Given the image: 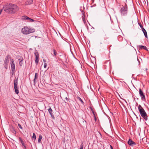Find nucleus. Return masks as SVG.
Here are the masks:
<instances>
[{"mask_svg": "<svg viewBox=\"0 0 149 149\" xmlns=\"http://www.w3.org/2000/svg\"><path fill=\"white\" fill-rule=\"evenodd\" d=\"M128 144L131 146H133L136 144L135 142L133 141L131 139H129L128 141Z\"/></svg>", "mask_w": 149, "mask_h": 149, "instance_id": "nucleus-10", "label": "nucleus"}, {"mask_svg": "<svg viewBox=\"0 0 149 149\" xmlns=\"http://www.w3.org/2000/svg\"><path fill=\"white\" fill-rule=\"evenodd\" d=\"M42 136L41 135H39L38 139V143H40L41 142V140L42 139Z\"/></svg>", "mask_w": 149, "mask_h": 149, "instance_id": "nucleus-17", "label": "nucleus"}, {"mask_svg": "<svg viewBox=\"0 0 149 149\" xmlns=\"http://www.w3.org/2000/svg\"><path fill=\"white\" fill-rule=\"evenodd\" d=\"M4 10L8 13H14L19 10L17 6L15 4L10 3L4 6Z\"/></svg>", "mask_w": 149, "mask_h": 149, "instance_id": "nucleus-1", "label": "nucleus"}, {"mask_svg": "<svg viewBox=\"0 0 149 149\" xmlns=\"http://www.w3.org/2000/svg\"><path fill=\"white\" fill-rule=\"evenodd\" d=\"M34 54L35 55L36 59L35 60V62L36 65L38 64L39 62V54L38 52L36 51L34 53Z\"/></svg>", "mask_w": 149, "mask_h": 149, "instance_id": "nucleus-8", "label": "nucleus"}, {"mask_svg": "<svg viewBox=\"0 0 149 149\" xmlns=\"http://www.w3.org/2000/svg\"><path fill=\"white\" fill-rule=\"evenodd\" d=\"M47 66V64L46 63H45L44 65V68H46Z\"/></svg>", "mask_w": 149, "mask_h": 149, "instance_id": "nucleus-30", "label": "nucleus"}, {"mask_svg": "<svg viewBox=\"0 0 149 149\" xmlns=\"http://www.w3.org/2000/svg\"><path fill=\"white\" fill-rule=\"evenodd\" d=\"M83 146H84L83 143L82 142L80 145V149H83Z\"/></svg>", "mask_w": 149, "mask_h": 149, "instance_id": "nucleus-24", "label": "nucleus"}, {"mask_svg": "<svg viewBox=\"0 0 149 149\" xmlns=\"http://www.w3.org/2000/svg\"><path fill=\"white\" fill-rule=\"evenodd\" d=\"M65 103H67V102H66L65 101Z\"/></svg>", "mask_w": 149, "mask_h": 149, "instance_id": "nucleus-41", "label": "nucleus"}, {"mask_svg": "<svg viewBox=\"0 0 149 149\" xmlns=\"http://www.w3.org/2000/svg\"><path fill=\"white\" fill-rule=\"evenodd\" d=\"M38 78V75L37 73H36L35 74V78L34 80V84H35L36 80Z\"/></svg>", "mask_w": 149, "mask_h": 149, "instance_id": "nucleus-15", "label": "nucleus"}, {"mask_svg": "<svg viewBox=\"0 0 149 149\" xmlns=\"http://www.w3.org/2000/svg\"><path fill=\"white\" fill-rule=\"evenodd\" d=\"M138 108L141 116L146 120H148V116L144 109L140 105H139Z\"/></svg>", "mask_w": 149, "mask_h": 149, "instance_id": "nucleus-2", "label": "nucleus"}, {"mask_svg": "<svg viewBox=\"0 0 149 149\" xmlns=\"http://www.w3.org/2000/svg\"><path fill=\"white\" fill-rule=\"evenodd\" d=\"M24 147V149H26V146H25V144L24 145V146H23Z\"/></svg>", "mask_w": 149, "mask_h": 149, "instance_id": "nucleus-32", "label": "nucleus"}, {"mask_svg": "<svg viewBox=\"0 0 149 149\" xmlns=\"http://www.w3.org/2000/svg\"><path fill=\"white\" fill-rule=\"evenodd\" d=\"M18 126L19 127V128H20L21 129H22V126L21 125H20L19 124H18Z\"/></svg>", "mask_w": 149, "mask_h": 149, "instance_id": "nucleus-29", "label": "nucleus"}, {"mask_svg": "<svg viewBox=\"0 0 149 149\" xmlns=\"http://www.w3.org/2000/svg\"><path fill=\"white\" fill-rule=\"evenodd\" d=\"M11 132L14 134H16V132L14 128L12 127L10 129Z\"/></svg>", "mask_w": 149, "mask_h": 149, "instance_id": "nucleus-16", "label": "nucleus"}, {"mask_svg": "<svg viewBox=\"0 0 149 149\" xmlns=\"http://www.w3.org/2000/svg\"><path fill=\"white\" fill-rule=\"evenodd\" d=\"M84 15L83 14V16H82V19H83V21L85 23L86 22V21H85V18H84Z\"/></svg>", "mask_w": 149, "mask_h": 149, "instance_id": "nucleus-25", "label": "nucleus"}, {"mask_svg": "<svg viewBox=\"0 0 149 149\" xmlns=\"http://www.w3.org/2000/svg\"><path fill=\"white\" fill-rule=\"evenodd\" d=\"M104 10H106V8H104Z\"/></svg>", "mask_w": 149, "mask_h": 149, "instance_id": "nucleus-38", "label": "nucleus"}, {"mask_svg": "<svg viewBox=\"0 0 149 149\" xmlns=\"http://www.w3.org/2000/svg\"><path fill=\"white\" fill-rule=\"evenodd\" d=\"M10 66L12 71L14 72L15 70V66L14 62L12 59H10Z\"/></svg>", "mask_w": 149, "mask_h": 149, "instance_id": "nucleus-9", "label": "nucleus"}, {"mask_svg": "<svg viewBox=\"0 0 149 149\" xmlns=\"http://www.w3.org/2000/svg\"><path fill=\"white\" fill-rule=\"evenodd\" d=\"M92 113H93V114L94 115V116H95V114L94 112L93 111V112H92Z\"/></svg>", "mask_w": 149, "mask_h": 149, "instance_id": "nucleus-36", "label": "nucleus"}, {"mask_svg": "<svg viewBox=\"0 0 149 149\" xmlns=\"http://www.w3.org/2000/svg\"><path fill=\"white\" fill-rule=\"evenodd\" d=\"M19 64L20 66H21L22 65V61H23V60H22V59H19Z\"/></svg>", "mask_w": 149, "mask_h": 149, "instance_id": "nucleus-26", "label": "nucleus"}, {"mask_svg": "<svg viewBox=\"0 0 149 149\" xmlns=\"http://www.w3.org/2000/svg\"><path fill=\"white\" fill-rule=\"evenodd\" d=\"M43 61L44 62V63H45L46 62V60L44 59H43Z\"/></svg>", "mask_w": 149, "mask_h": 149, "instance_id": "nucleus-34", "label": "nucleus"}, {"mask_svg": "<svg viewBox=\"0 0 149 149\" xmlns=\"http://www.w3.org/2000/svg\"><path fill=\"white\" fill-rule=\"evenodd\" d=\"M48 111L50 114H51V113H52V109L51 108H50L49 109H48Z\"/></svg>", "mask_w": 149, "mask_h": 149, "instance_id": "nucleus-28", "label": "nucleus"}, {"mask_svg": "<svg viewBox=\"0 0 149 149\" xmlns=\"http://www.w3.org/2000/svg\"><path fill=\"white\" fill-rule=\"evenodd\" d=\"M27 21L29 22H32L34 21V20L33 19L30 18L29 17Z\"/></svg>", "mask_w": 149, "mask_h": 149, "instance_id": "nucleus-21", "label": "nucleus"}, {"mask_svg": "<svg viewBox=\"0 0 149 149\" xmlns=\"http://www.w3.org/2000/svg\"><path fill=\"white\" fill-rule=\"evenodd\" d=\"M139 47L141 49H143L145 50L148 51L147 48L145 46H143L142 45H139Z\"/></svg>", "mask_w": 149, "mask_h": 149, "instance_id": "nucleus-13", "label": "nucleus"}, {"mask_svg": "<svg viewBox=\"0 0 149 149\" xmlns=\"http://www.w3.org/2000/svg\"><path fill=\"white\" fill-rule=\"evenodd\" d=\"M120 10L121 15L122 16H126L127 15L128 12L127 6L125 3L124 6H122Z\"/></svg>", "mask_w": 149, "mask_h": 149, "instance_id": "nucleus-3", "label": "nucleus"}, {"mask_svg": "<svg viewBox=\"0 0 149 149\" xmlns=\"http://www.w3.org/2000/svg\"><path fill=\"white\" fill-rule=\"evenodd\" d=\"M91 111H92V112H93V111H94L92 109H91Z\"/></svg>", "mask_w": 149, "mask_h": 149, "instance_id": "nucleus-40", "label": "nucleus"}, {"mask_svg": "<svg viewBox=\"0 0 149 149\" xmlns=\"http://www.w3.org/2000/svg\"><path fill=\"white\" fill-rule=\"evenodd\" d=\"M18 78L17 77L16 78L15 77V79L14 80V88L15 90V93L18 94L19 93V91L18 90V88L17 87V85L18 84Z\"/></svg>", "mask_w": 149, "mask_h": 149, "instance_id": "nucleus-6", "label": "nucleus"}, {"mask_svg": "<svg viewBox=\"0 0 149 149\" xmlns=\"http://www.w3.org/2000/svg\"><path fill=\"white\" fill-rule=\"evenodd\" d=\"M32 140H34V141H35L36 139V135L34 133H33V136H32Z\"/></svg>", "mask_w": 149, "mask_h": 149, "instance_id": "nucleus-19", "label": "nucleus"}, {"mask_svg": "<svg viewBox=\"0 0 149 149\" xmlns=\"http://www.w3.org/2000/svg\"><path fill=\"white\" fill-rule=\"evenodd\" d=\"M33 0H27L25 3L26 5H31L33 3Z\"/></svg>", "mask_w": 149, "mask_h": 149, "instance_id": "nucleus-11", "label": "nucleus"}, {"mask_svg": "<svg viewBox=\"0 0 149 149\" xmlns=\"http://www.w3.org/2000/svg\"><path fill=\"white\" fill-rule=\"evenodd\" d=\"M94 117H95V121H96V117H95V116H94Z\"/></svg>", "mask_w": 149, "mask_h": 149, "instance_id": "nucleus-37", "label": "nucleus"}, {"mask_svg": "<svg viewBox=\"0 0 149 149\" xmlns=\"http://www.w3.org/2000/svg\"><path fill=\"white\" fill-rule=\"evenodd\" d=\"M50 114L52 118H54V115H53L52 113Z\"/></svg>", "mask_w": 149, "mask_h": 149, "instance_id": "nucleus-31", "label": "nucleus"}, {"mask_svg": "<svg viewBox=\"0 0 149 149\" xmlns=\"http://www.w3.org/2000/svg\"><path fill=\"white\" fill-rule=\"evenodd\" d=\"M94 0H92V1H93H93H94Z\"/></svg>", "mask_w": 149, "mask_h": 149, "instance_id": "nucleus-42", "label": "nucleus"}, {"mask_svg": "<svg viewBox=\"0 0 149 149\" xmlns=\"http://www.w3.org/2000/svg\"><path fill=\"white\" fill-rule=\"evenodd\" d=\"M138 24L140 26V28L142 30V29H143V28H144L143 26L141 25V23H138Z\"/></svg>", "mask_w": 149, "mask_h": 149, "instance_id": "nucleus-27", "label": "nucleus"}, {"mask_svg": "<svg viewBox=\"0 0 149 149\" xmlns=\"http://www.w3.org/2000/svg\"><path fill=\"white\" fill-rule=\"evenodd\" d=\"M136 58L137 59V60H138V58H137V56H136Z\"/></svg>", "mask_w": 149, "mask_h": 149, "instance_id": "nucleus-39", "label": "nucleus"}, {"mask_svg": "<svg viewBox=\"0 0 149 149\" xmlns=\"http://www.w3.org/2000/svg\"><path fill=\"white\" fill-rule=\"evenodd\" d=\"M110 147L111 148V149H113V147L111 145H110Z\"/></svg>", "mask_w": 149, "mask_h": 149, "instance_id": "nucleus-33", "label": "nucleus"}, {"mask_svg": "<svg viewBox=\"0 0 149 149\" xmlns=\"http://www.w3.org/2000/svg\"><path fill=\"white\" fill-rule=\"evenodd\" d=\"M65 99L67 101H68L69 100V99L67 97H65Z\"/></svg>", "mask_w": 149, "mask_h": 149, "instance_id": "nucleus-35", "label": "nucleus"}, {"mask_svg": "<svg viewBox=\"0 0 149 149\" xmlns=\"http://www.w3.org/2000/svg\"><path fill=\"white\" fill-rule=\"evenodd\" d=\"M28 17L26 16H23L21 17V19L23 20H26L27 21Z\"/></svg>", "mask_w": 149, "mask_h": 149, "instance_id": "nucleus-14", "label": "nucleus"}, {"mask_svg": "<svg viewBox=\"0 0 149 149\" xmlns=\"http://www.w3.org/2000/svg\"><path fill=\"white\" fill-rule=\"evenodd\" d=\"M19 141L21 143L22 145L24 146V142L22 139V138L20 137L19 138Z\"/></svg>", "mask_w": 149, "mask_h": 149, "instance_id": "nucleus-18", "label": "nucleus"}, {"mask_svg": "<svg viewBox=\"0 0 149 149\" xmlns=\"http://www.w3.org/2000/svg\"><path fill=\"white\" fill-rule=\"evenodd\" d=\"M56 149H58V148H56Z\"/></svg>", "mask_w": 149, "mask_h": 149, "instance_id": "nucleus-43", "label": "nucleus"}, {"mask_svg": "<svg viewBox=\"0 0 149 149\" xmlns=\"http://www.w3.org/2000/svg\"><path fill=\"white\" fill-rule=\"evenodd\" d=\"M142 30L143 32L145 37L147 38H148V37L147 34V32L146 30L144 29V28H143V29H142Z\"/></svg>", "mask_w": 149, "mask_h": 149, "instance_id": "nucleus-12", "label": "nucleus"}, {"mask_svg": "<svg viewBox=\"0 0 149 149\" xmlns=\"http://www.w3.org/2000/svg\"><path fill=\"white\" fill-rule=\"evenodd\" d=\"M35 31L34 29H31L28 28L27 27H24L22 30V33L24 34H28L34 32Z\"/></svg>", "mask_w": 149, "mask_h": 149, "instance_id": "nucleus-4", "label": "nucleus"}, {"mask_svg": "<svg viewBox=\"0 0 149 149\" xmlns=\"http://www.w3.org/2000/svg\"><path fill=\"white\" fill-rule=\"evenodd\" d=\"M139 95L141 97V100L143 101H145L146 98L144 93L140 88L139 89Z\"/></svg>", "mask_w": 149, "mask_h": 149, "instance_id": "nucleus-7", "label": "nucleus"}, {"mask_svg": "<svg viewBox=\"0 0 149 149\" xmlns=\"http://www.w3.org/2000/svg\"><path fill=\"white\" fill-rule=\"evenodd\" d=\"M54 55V56H56L57 55V52L55 49H53Z\"/></svg>", "mask_w": 149, "mask_h": 149, "instance_id": "nucleus-23", "label": "nucleus"}, {"mask_svg": "<svg viewBox=\"0 0 149 149\" xmlns=\"http://www.w3.org/2000/svg\"><path fill=\"white\" fill-rule=\"evenodd\" d=\"M91 29L92 30V31H90V30L88 28V31L89 32L91 33H92L93 32H94V28L93 27L91 28Z\"/></svg>", "mask_w": 149, "mask_h": 149, "instance_id": "nucleus-20", "label": "nucleus"}, {"mask_svg": "<svg viewBox=\"0 0 149 149\" xmlns=\"http://www.w3.org/2000/svg\"><path fill=\"white\" fill-rule=\"evenodd\" d=\"M10 56L8 54L5 58V60L4 61L3 65L5 68L7 69L8 68V66L9 63V59H10Z\"/></svg>", "mask_w": 149, "mask_h": 149, "instance_id": "nucleus-5", "label": "nucleus"}, {"mask_svg": "<svg viewBox=\"0 0 149 149\" xmlns=\"http://www.w3.org/2000/svg\"><path fill=\"white\" fill-rule=\"evenodd\" d=\"M77 98L81 102V103L82 104H84V102H83V100H82V99H81V98H80L78 96L77 97Z\"/></svg>", "mask_w": 149, "mask_h": 149, "instance_id": "nucleus-22", "label": "nucleus"}]
</instances>
